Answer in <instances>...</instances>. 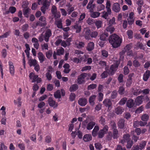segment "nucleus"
Returning a JSON list of instances; mask_svg holds the SVG:
<instances>
[{
    "instance_id": "obj_5",
    "label": "nucleus",
    "mask_w": 150,
    "mask_h": 150,
    "mask_svg": "<svg viewBox=\"0 0 150 150\" xmlns=\"http://www.w3.org/2000/svg\"><path fill=\"white\" fill-rule=\"evenodd\" d=\"M132 48V44H128L123 49L127 52V55L131 56L133 55L132 51L131 49Z\"/></svg>"
},
{
    "instance_id": "obj_32",
    "label": "nucleus",
    "mask_w": 150,
    "mask_h": 150,
    "mask_svg": "<svg viewBox=\"0 0 150 150\" xmlns=\"http://www.w3.org/2000/svg\"><path fill=\"white\" fill-rule=\"evenodd\" d=\"M124 111V109L121 107H118L115 110V112L117 115L121 114Z\"/></svg>"
},
{
    "instance_id": "obj_49",
    "label": "nucleus",
    "mask_w": 150,
    "mask_h": 150,
    "mask_svg": "<svg viewBox=\"0 0 150 150\" xmlns=\"http://www.w3.org/2000/svg\"><path fill=\"white\" fill-rule=\"evenodd\" d=\"M55 24L58 28L60 29L63 28L62 24L61 21L59 20L56 21Z\"/></svg>"
},
{
    "instance_id": "obj_9",
    "label": "nucleus",
    "mask_w": 150,
    "mask_h": 150,
    "mask_svg": "<svg viewBox=\"0 0 150 150\" xmlns=\"http://www.w3.org/2000/svg\"><path fill=\"white\" fill-rule=\"evenodd\" d=\"M52 35V31L50 29H47L45 31V35H44V40L46 42H48L49 40V38Z\"/></svg>"
},
{
    "instance_id": "obj_11",
    "label": "nucleus",
    "mask_w": 150,
    "mask_h": 150,
    "mask_svg": "<svg viewBox=\"0 0 150 150\" xmlns=\"http://www.w3.org/2000/svg\"><path fill=\"white\" fill-rule=\"evenodd\" d=\"M48 103L49 105L51 107H53L54 108L57 107L58 106L57 103L51 97H49L48 100Z\"/></svg>"
},
{
    "instance_id": "obj_12",
    "label": "nucleus",
    "mask_w": 150,
    "mask_h": 150,
    "mask_svg": "<svg viewBox=\"0 0 150 150\" xmlns=\"http://www.w3.org/2000/svg\"><path fill=\"white\" fill-rule=\"evenodd\" d=\"M120 4L117 3H114L112 6V10L116 12H118L120 10Z\"/></svg>"
},
{
    "instance_id": "obj_28",
    "label": "nucleus",
    "mask_w": 150,
    "mask_h": 150,
    "mask_svg": "<svg viewBox=\"0 0 150 150\" xmlns=\"http://www.w3.org/2000/svg\"><path fill=\"white\" fill-rule=\"evenodd\" d=\"M92 139V137L91 135L88 134L85 135L83 137V140L86 142L90 141Z\"/></svg>"
},
{
    "instance_id": "obj_7",
    "label": "nucleus",
    "mask_w": 150,
    "mask_h": 150,
    "mask_svg": "<svg viewBox=\"0 0 150 150\" xmlns=\"http://www.w3.org/2000/svg\"><path fill=\"white\" fill-rule=\"evenodd\" d=\"M103 103L105 107L108 108V110H110L111 109L112 103L110 99L108 98L105 99Z\"/></svg>"
},
{
    "instance_id": "obj_39",
    "label": "nucleus",
    "mask_w": 150,
    "mask_h": 150,
    "mask_svg": "<svg viewBox=\"0 0 150 150\" xmlns=\"http://www.w3.org/2000/svg\"><path fill=\"white\" fill-rule=\"evenodd\" d=\"M106 71H104L101 75L100 76L102 79H104L107 77L108 74H110L108 71H106L107 70H108V69H107V68H106L105 69Z\"/></svg>"
},
{
    "instance_id": "obj_53",
    "label": "nucleus",
    "mask_w": 150,
    "mask_h": 150,
    "mask_svg": "<svg viewBox=\"0 0 150 150\" xmlns=\"http://www.w3.org/2000/svg\"><path fill=\"white\" fill-rule=\"evenodd\" d=\"M125 91V88L123 86H120L119 88L118 92L120 94L122 95L124 94Z\"/></svg>"
},
{
    "instance_id": "obj_8",
    "label": "nucleus",
    "mask_w": 150,
    "mask_h": 150,
    "mask_svg": "<svg viewBox=\"0 0 150 150\" xmlns=\"http://www.w3.org/2000/svg\"><path fill=\"white\" fill-rule=\"evenodd\" d=\"M50 6L49 3L47 0H45V2L41 8V10L43 13L45 14L46 10L48 9Z\"/></svg>"
},
{
    "instance_id": "obj_3",
    "label": "nucleus",
    "mask_w": 150,
    "mask_h": 150,
    "mask_svg": "<svg viewBox=\"0 0 150 150\" xmlns=\"http://www.w3.org/2000/svg\"><path fill=\"white\" fill-rule=\"evenodd\" d=\"M108 126L107 125H105L102 129H100L99 131L97 134L98 138H103L104 137L105 134L108 130Z\"/></svg>"
},
{
    "instance_id": "obj_46",
    "label": "nucleus",
    "mask_w": 150,
    "mask_h": 150,
    "mask_svg": "<svg viewBox=\"0 0 150 150\" xmlns=\"http://www.w3.org/2000/svg\"><path fill=\"white\" fill-rule=\"evenodd\" d=\"M124 75L122 74H120L118 76L117 78V80L119 83H120L123 82Z\"/></svg>"
},
{
    "instance_id": "obj_6",
    "label": "nucleus",
    "mask_w": 150,
    "mask_h": 150,
    "mask_svg": "<svg viewBox=\"0 0 150 150\" xmlns=\"http://www.w3.org/2000/svg\"><path fill=\"white\" fill-rule=\"evenodd\" d=\"M119 66V64L116 63L115 64L112 65L110 67L108 73L110 75H113L115 73L117 70V68H118Z\"/></svg>"
},
{
    "instance_id": "obj_54",
    "label": "nucleus",
    "mask_w": 150,
    "mask_h": 150,
    "mask_svg": "<svg viewBox=\"0 0 150 150\" xmlns=\"http://www.w3.org/2000/svg\"><path fill=\"white\" fill-rule=\"evenodd\" d=\"M37 27L39 26L40 27H44L47 25L46 22H41L40 21H38L36 23Z\"/></svg>"
},
{
    "instance_id": "obj_1",
    "label": "nucleus",
    "mask_w": 150,
    "mask_h": 150,
    "mask_svg": "<svg viewBox=\"0 0 150 150\" xmlns=\"http://www.w3.org/2000/svg\"><path fill=\"white\" fill-rule=\"evenodd\" d=\"M108 41L113 48H116L120 46L122 42V39L118 35L114 34L110 35Z\"/></svg>"
},
{
    "instance_id": "obj_20",
    "label": "nucleus",
    "mask_w": 150,
    "mask_h": 150,
    "mask_svg": "<svg viewBox=\"0 0 150 150\" xmlns=\"http://www.w3.org/2000/svg\"><path fill=\"white\" fill-rule=\"evenodd\" d=\"M99 129V127L98 126H95L92 132V134L94 137H96L98 134V132Z\"/></svg>"
},
{
    "instance_id": "obj_17",
    "label": "nucleus",
    "mask_w": 150,
    "mask_h": 150,
    "mask_svg": "<svg viewBox=\"0 0 150 150\" xmlns=\"http://www.w3.org/2000/svg\"><path fill=\"white\" fill-rule=\"evenodd\" d=\"M78 103L80 106H84L87 103V100L85 98H80L78 100Z\"/></svg>"
},
{
    "instance_id": "obj_61",
    "label": "nucleus",
    "mask_w": 150,
    "mask_h": 150,
    "mask_svg": "<svg viewBox=\"0 0 150 150\" xmlns=\"http://www.w3.org/2000/svg\"><path fill=\"white\" fill-rule=\"evenodd\" d=\"M28 28V25L27 24L25 23L22 26V30L23 31H26L27 30Z\"/></svg>"
},
{
    "instance_id": "obj_29",
    "label": "nucleus",
    "mask_w": 150,
    "mask_h": 150,
    "mask_svg": "<svg viewBox=\"0 0 150 150\" xmlns=\"http://www.w3.org/2000/svg\"><path fill=\"white\" fill-rule=\"evenodd\" d=\"M78 88V86L76 84L72 85L70 87L69 91L71 92L76 91Z\"/></svg>"
},
{
    "instance_id": "obj_25",
    "label": "nucleus",
    "mask_w": 150,
    "mask_h": 150,
    "mask_svg": "<svg viewBox=\"0 0 150 150\" xmlns=\"http://www.w3.org/2000/svg\"><path fill=\"white\" fill-rule=\"evenodd\" d=\"M73 28L74 29L76 30V33H80L81 29V25L77 23H75V25H73Z\"/></svg>"
},
{
    "instance_id": "obj_14",
    "label": "nucleus",
    "mask_w": 150,
    "mask_h": 150,
    "mask_svg": "<svg viewBox=\"0 0 150 150\" xmlns=\"http://www.w3.org/2000/svg\"><path fill=\"white\" fill-rule=\"evenodd\" d=\"M8 64L10 73L12 76H13L15 73L14 67L13 63L11 61H9L8 62Z\"/></svg>"
},
{
    "instance_id": "obj_27",
    "label": "nucleus",
    "mask_w": 150,
    "mask_h": 150,
    "mask_svg": "<svg viewBox=\"0 0 150 150\" xmlns=\"http://www.w3.org/2000/svg\"><path fill=\"white\" fill-rule=\"evenodd\" d=\"M29 77L30 79L33 80L32 82L34 83L36 82L37 79L38 77V75H34L33 73L31 72L30 74Z\"/></svg>"
},
{
    "instance_id": "obj_30",
    "label": "nucleus",
    "mask_w": 150,
    "mask_h": 150,
    "mask_svg": "<svg viewBox=\"0 0 150 150\" xmlns=\"http://www.w3.org/2000/svg\"><path fill=\"white\" fill-rule=\"evenodd\" d=\"M112 130V134L111 136L114 139H117L118 137V131L117 129Z\"/></svg>"
},
{
    "instance_id": "obj_24",
    "label": "nucleus",
    "mask_w": 150,
    "mask_h": 150,
    "mask_svg": "<svg viewBox=\"0 0 150 150\" xmlns=\"http://www.w3.org/2000/svg\"><path fill=\"white\" fill-rule=\"evenodd\" d=\"M150 76V74L149 73V70H147L144 74L143 76V79L144 81H146L149 78Z\"/></svg>"
},
{
    "instance_id": "obj_60",
    "label": "nucleus",
    "mask_w": 150,
    "mask_h": 150,
    "mask_svg": "<svg viewBox=\"0 0 150 150\" xmlns=\"http://www.w3.org/2000/svg\"><path fill=\"white\" fill-rule=\"evenodd\" d=\"M98 35V33L97 31H94L92 32L91 31V38H96Z\"/></svg>"
},
{
    "instance_id": "obj_48",
    "label": "nucleus",
    "mask_w": 150,
    "mask_h": 150,
    "mask_svg": "<svg viewBox=\"0 0 150 150\" xmlns=\"http://www.w3.org/2000/svg\"><path fill=\"white\" fill-rule=\"evenodd\" d=\"M127 34L128 36V38L131 39L133 38V32L132 30H129L127 32Z\"/></svg>"
},
{
    "instance_id": "obj_56",
    "label": "nucleus",
    "mask_w": 150,
    "mask_h": 150,
    "mask_svg": "<svg viewBox=\"0 0 150 150\" xmlns=\"http://www.w3.org/2000/svg\"><path fill=\"white\" fill-rule=\"evenodd\" d=\"M107 41H105V40H101V39H100L99 40L98 43V45L101 47H103Z\"/></svg>"
},
{
    "instance_id": "obj_33",
    "label": "nucleus",
    "mask_w": 150,
    "mask_h": 150,
    "mask_svg": "<svg viewBox=\"0 0 150 150\" xmlns=\"http://www.w3.org/2000/svg\"><path fill=\"white\" fill-rule=\"evenodd\" d=\"M90 16L91 17L95 18L99 16L100 15V13L98 12H93L92 11L91 12Z\"/></svg>"
},
{
    "instance_id": "obj_45",
    "label": "nucleus",
    "mask_w": 150,
    "mask_h": 150,
    "mask_svg": "<svg viewBox=\"0 0 150 150\" xmlns=\"http://www.w3.org/2000/svg\"><path fill=\"white\" fill-rule=\"evenodd\" d=\"M94 23H95V25L98 29L99 28L102 26V22L101 21H97L95 22Z\"/></svg>"
},
{
    "instance_id": "obj_40",
    "label": "nucleus",
    "mask_w": 150,
    "mask_h": 150,
    "mask_svg": "<svg viewBox=\"0 0 150 150\" xmlns=\"http://www.w3.org/2000/svg\"><path fill=\"white\" fill-rule=\"evenodd\" d=\"M146 142L144 141H142L140 144L139 146V149L141 150L143 149L145 146Z\"/></svg>"
},
{
    "instance_id": "obj_36",
    "label": "nucleus",
    "mask_w": 150,
    "mask_h": 150,
    "mask_svg": "<svg viewBox=\"0 0 150 150\" xmlns=\"http://www.w3.org/2000/svg\"><path fill=\"white\" fill-rule=\"evenodd\" d=\"M99 120V122L102 125H104L106 123V117L105 116H101Z\"/></svg>"
},
{
    "instance_id": "obj_4",
    "label": "nucleus",
    "mask_w": 150,
    "mask_h": 150,
    "mask_svg": "<svg viewBox=\"0 0 150 150\" xmlns=\"http://www.w3.org/2000/svg\"><path fill=\"white\" fill-rule=\"evenodd\" d=\"M83 35L85 39L87 40H91V30L88 28H85L83 30Z\"/></svg>"
},
{
    "instance_id": "obj_19",
    "label": "nucleus",
    "mask_w": 150,
    "mask_h": 150,
    "mask_svg": "<svg viewBox=\"0 0 150 150\" xmlns=\"http://www.w3.org/2000/svg\"><path fill=\"white\" fill-rule=\"evenodd\" d=\"M134 100L132 99H129L127 101V106L129 108H132L134 106Z\"/></svg>"
},
{
    "instance_id": "obj_18",
    "label": "nucleus",
    "mask_w": 150,
    "mask_h": 150,
    "mask_svg": "<svg viewBox=\"0 0 150 150\" xmlns=\"http://www.w3.org/2000/svg\"><path fill=\"white\" fill-rule=\"evenodd\" d=\"M96 97V96L95 95H92L88 99V101L89 104L93 106L95 104L94 101Z\"/></svg>"
},
{
    "instance_id": "obj_41",
    "label": "nucleus",
    "mask_w": 150,
    "mask_h": 150,
    "mask_svg": "<svg viewBox=\"0 0 150 150\" xmlns=\"http://www.w3.org/2000/svg\"><path fill=\"white\" fill-rule=\"evenodd\" d=\"M127 143L126 147L127 149H130L131 148L133 144V142L131 139L129 140L126 142Z\"/></svg>"
},
{
    "instance_id": "obj_57",
    "label": "nucleus",
    "mask_w": 150,
    "mask_h": 150,
    "mask_svg": "<svg viewBox=\"0 0 150 150\" xmlns=\"http://www.w3.org/2000/svg\"><path fill=\"white\" fill-rule=\"evenodd\" d=\"M103 94L101 92L98 93V100L99 101H102L103 99Z\"/></svg>"
},
{
    "instance_id": "obj_52",
    "label": "nucleus",
    "mask_w": 150,
    "mask_h": 150,
    "mask_svg": "<svg viewBox=\"0 0 150 150\" xmlns=\"http://www.w3.org/2000/svg\"><path fill=\"white\" fill-rule=\"evenodd\" d=\"M101 55L104 58L107 57L108 55V52L105 50L101 51Z\"/></svg>"
},
{
    "instance_id": "obj_42",
    "label": "nucleus",
    "mask_w": 150,
    "mask_h": 150,
    "mask_svg": "<svg viewBox=\"0 0 150 150\" xmlns=\"http://www.w3.org/2000/svg\"><path fill=\"white\" fill-rule=\"evenodd\" d=\"M149 116L146 114H145L143 115L141 117L142 120L143 121H147L149 119Z\"/></svg>"
},
{
    "instance_id": "obj_58",
    "label": "nucleus",
    "mask_w": 150,
    "mask_h": 150,
    "mask_svg": "<svg viewBox=\"0 0 150 150\" xmlns=\"http://www.w3.org/2000/svg\"><path fill=\"white\" fill-rule=\"evenodd\" d=\"M103 14L101 16L103 18H105V19H107L108 16V15H109L108 13L104 11L102 12Z\"/></svg>"
},
{
    "instance_id": "obj_38",
    "label": "nucleus",
    "mask_w": 150,
    "mask_h": 150,
    "mask_svg": "<svg viewBox=\"0 0 150 150\" xmlns=\"http://www.w3.org/2000/svg\"><path fill=\"white\" fill-rule=\"evenodd\" d=\"M56 52L58 55H63L64 53V50L63 48L61 47L59 49H57Z\"/></svg>"
},
{
    "instance_id": "obj_50",
    "label": "nucleus",
    "mask_w": 150,
    "mask_h": 150,
    "mask_svg": "<svg viewBox=\"0 0 150 150\" xmlns=\"http://www.w3.org/2000/svg\"><path fill=\"white\" fill-rule=\"evenodd\" d=\"M86 23L88 24L91 25L95 23V21L92 18H89L86 20Z\"/></svg>"
},
{
    "instance_id": "obj_59",
    "label": "nucleus",
    "mask_w": 150,
    "mask_h": 150,
    "mask_svg": "<svg viewBox=\"0 0 150 150\" xmlns=\"http://www.w3.org/2000/svg\"><path fill=\"white\" fill-rule=\"evenodd\" d=\"M123 73L125 75H127L129 72V70L127 66H125L123 69Z\"/></svg>"
},
{
    "instance_id": "obj_31",
    "label": "nucleus",
    "mask_w": 150,
    "mask_h": 150,
    "mask_svg": "<svg viewBox=\"0 0 150 150\" xmlns=\"http://www.w3.org/2000/svg\"><path fill=\"white\" fill-rule=\"evenodd\" d=\"M75 44L77 48L80 49L84 47L85 44L84 42L81 41L79 42H76Z\"/></svg>"
},
{
    "instance_id": "obj_37",
    "label": "nucleus",
    "mask_w": 150,
    "mask_h": 150,
    "mask_svg": "<svg viewBox=\"0 0 150 150\" xmlns=\"http://www.w3.org/2000/svg\"><path fill=\"white\" fill-rule=\"evenodd\" d=\"M54 97L56 98H61V91L60 90H57L54 93Z\"/></svg>"
},
{
    "instance_id": "obj_35",
    "label": "nucleus",
    "mask_w": 150,
    "mask_h": 150,
    "mask_svg": "<svg viewBox=\"0 0 150 150\" xmlns=\"http://www.w3.org/2000/svg\"><path fill=\"white\" fill-rule=\"evenodd\" d=\"M86 14L85 13H82L80 15L79 18L78 22L79 23L82 22L83 20L85 18Z\"/></svg>"
},
{
    "instance_id": "obj_44",
    "label": "nucleus",
    "mask_w": 150,
    "mask_h": 150,
    "mask_svg": "<svg viewBox=\"0 0 150 150\" xmlns=\"http://www.w3.org/2000/svg\"><path fill=\"white\" fill-rule=\"evenodd\" d=\"M97 85L96 84L93 83L88 86L87 89L88 90H91L94 89L97 87Z\"/></svg>"
},
{
    "instance_id": "obj_64",
    "label": "nucleus",
    "mask_w": 150,
    "mask_h": 150,
    "mask_svg": "<svg viewBox=\"0 0 150 150\" xmlns=\"http://www.w3.org/2000/svg\"><path fill=\"white\" fill-rule=\"evenodd\" d=\"M0 150H7V147L4 143L0 144Z\"/></svg>"
},
{
    "instance_id": "obj_51",
    "label": "nucleus",
    "mask_w": 150,
    "mask_h": 150,
    "mask_svg": "<svg viewBox=\"0 0 150 150\" xmlns=\"http://www.w3.org/2000/svg\"><path fill=\"white\" fill-rule=\"evenodd\" d=\"M117 95V92L116 90H114L111 93V98L112 99H115L116 98Z\"/></svg>"
},
{
    "instance_id": "obj_16",
    "label": "nucleus",
    "mask_w": 150,
    "mask_h": 150,
    "mask_svg": "<svg viewBox=\"0 0 150 150\" xmlns=\"http://www.w3.org/2000/svg\"><path fill=\"white\" fill-rule=\"evenodd\" d=\"M37 57L40 61V63H42L45 61L46 58L43 54L41 52H39L37 54Z\"/></svg>"
},
{
    "instance_id": "obj_34",
    "label": "nucleus",
    "mask_w": 150,
    "mask_h": 150,
    "mask_svg": "<svg viewBox=\"0 0 150 150\" xmlns=\"http://www.w3.org/2000/svg\"><path fill=\"white\" fill-rule=\"evenodd\" d=\"M137 47L139 48L140 50H144L146 47V45H143L142 43L139 42L137 43Z\"/></svg>"
},
{
    "instance_id": "obj_23",
    "label": "nucleus",
    "mask_w": 150,
    "mask_h": 150,
    "mask_svg": "<svg viewBox=\"0 0 150 150\" xmlns=\"http://www.w3.org/2000/svg\"><path fill=\"white\" fill-rule=\"evenodd\" d=\"M38 63V62L37 60L35 59H29L28 62V64L30 67L32 66H35Z\"/></svg>"
},
{
    "instance_id": "obj_10",
    "label": "nucleus",
    "mask_w": 150,
    "mask_h": 150,
    "mask_svg": "<svg viewBox=\"0 0 150 150\" xmlns=\"http://www.w3.org/2000/svg\"><path fill=\"white\" fill-rule=\"evenodd\" d=\"M130 135L128 133H126L124 134L122 137V138L121 140V143L123 144H124L126 143V142L130 139Z\"/></svg>"
},
{
    "instance_id": "obj_13",
    "label": "nucleus",
    "mask_w": 150,
    "mask_h": 150,
    "mask_svg": "<svg viewBox=\"0 0 150 150\" xmlns=\"http://www.w3.org/2000/svg\"><path fill=\"white\" fill-rule=\"evenodd\" d=\"M144 96L141 95L138 96L135 100V102L137 105H139L141 104L143 101Z\"/></svg>"
},
{
    "instance_id": "obj_22",
    "label": "nucleus",
    "mask_w": 150,
    "mask_h": 150,
    "mask_svg": "<svg viewBox=\"0 0 150 150\" xmlns=\"http://www.w3.org/2000/svg\"><path fill=\"white\" fill-rule=\"evenodd\" d=\"M95 122L92 121L89 122L86 126V128L88 130H90L93 129V127L95 125Z\"/></svg>"
},
{
    "instance_id": "obj_55",
    "label": "nucleus",
    "mask_w": 150,
    "mask_h": 150,
    "mask_svg": "<svg viewBox=\"0 0 150 150\" xmlns=\"http://www.w3.org/2000/svg\"><path fill=\"white\" fill-rule=\"evenodd\" d=\"M76 98V95L74 93H71L69 96V100L71 101H73Z\"/></svg>"
},
{
    "instance_id": "obj_63",
    "label": "nucleus",
    "mask_w": 150,
    "mask_h": 150,
    "mask_svg": "<svg viewBox=\"0 0 150 150\" xmlns=\"http://www.w3.org/2000/svg\"><path fill=\"white\" fill-rule=\"evenodd\" d=\"M133 66L135 67H138L140 66V64L137 60H134L133 61Z\"/></svg>"
},
{
    "instance_id": "obj_47",
    "label": "nucleus",
    "mask_w": 150,
    "mask_h": 150,
    "mask_svg": "<svg viewBox=\"0 0 150 150\" xmlns=\"http://www.w3.org/2000/svg\"><path fill=\"white\" fill-rule=\"evenodd\" d=\"M141 93V90L139 89H133V95L137 96L139 95L140 93Z\"/></svg>"
},
{
    "instance_id": "obj_2",
    "label": "nucleus",
    "mask_w": 150,
    "mask_h": 150,
    "mask_svg": "<svg viewBox=\"0 0 150 150\" xmlns=\"http://www.w3.org/2000/svg\"><path fill=\"white\" fill-rule=\"evenodd\" d=\"M87 76V74L86 73H82L79 76L77 79V83L80 85L84 83L86 81L85 78Z\"/></svg>"
},
{
    "instance_id": "obj_62",
    "label": "nucleus",
    "mask_w": 150,
    "mask_h": 150,
    "mask_svg": "<svg viewBox=\"0 0 150 150\" xmlns=\"http://www.w3.org/2000/svg\"><path fill=\"white\" fill-rule=\"evenodd\" d=\"M127 98H122L119 101V103L120 105H123L125 104L127 101Z\"/></svg>"
},
{
    "instance_id": "obj_43",
    "label": "nucleus",
    "mask_w": 150,
    "mask_h": 150,
    "mask_svg": "<svg viewBox=\"0 0 150 150\" xmlns=\"http://www.w3.org/2000/svg\"><path fill=\"white\" fill-rule=\"evenodd\" d=\"M115 28L112 27L111 26H108L107 27L105 31H107V33L109 32L110 34L112 33L114 31Z\"/></svg>"
},
{
    "instance_id": "obj_26",
    "label": "nucleus",
    "mask_w": 150,
    "mask_h": 150,
    "mask_svg": "<svg viewBox=\"0 0 150 150\" xmlns=\"http://www.w3.org/2000/svg\"><path fill=\"white\" fill-rule=\"evenodd\" d=\"M125 120L123 119H121L119 120L117 125L120 128L123 129L124 128L125 125Z\"/></svg>"
},
{
    "instance_id": "obj_21",
    "label": "nucleus",
    "mask_w": 150,
    "mask_h": 150,
    "mask_svg": "<svg viewBox=\"0 0 150 150\" xmlns=\"http://www.w3.org/2000/svg\"><path fill=\"white\" fill-rule=\"evenodd\" d=\"M94 43L93 42H90L86 47V50L88 51H91L94 48Z\"/></svg>"
},
{
    "instance_id": "obj_15",
    "label": "nucleus",
    "mask_w": 150,
    "mask_h": 150,
    "mask_svg": "<svg viewBox=\"0 0 150 150\" xmlns=\"http://www.w3.org/2000/svg\"><path fill=\"white\" fill-rule=\"evenodd\" d=\"M109 36V34L107 33V31H105L103 33H102L100 35V39H101V40H104L107 41L108 40V36Z\"/></svg>"
}]
</instances>
